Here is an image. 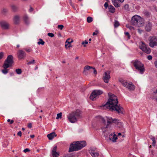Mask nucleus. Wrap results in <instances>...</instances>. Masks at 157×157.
Masks as SVG:
<instances>
[{"instance_id":"nucleus-1","label":"nucleus","mask_w":157,"mask_h":157,"mask_svg":"<svg viewBox=\"0 0 157 157\" xmlns=\"http://www.w3.org/2000/svg\"><path fill=\"white\" fill-rule=\"evenodd\" d=\"M108 95L109 100L106 103L103 105V109L105 110L109 109L111 111L115 110L118 113H123L124 109L120 105H117L118 101L117 96L110 93H109Z\"/></svg>"},{"instance_id":"nucleus-2","label":"nucleus","mask_w":157,"mask_h":157,"mask_svg":"<svg viewBox=\"0 0 157 157\" xmlns=\"http://www.w3.org/2000/svg\"><path fill=\"white\" fill-rule=\"evenodd\" d=\"M82 111L78 109L72 112L67 116L69 121L71 123L76 122L82 117Z\"/></svg>"},{"instance_id":"nucleus-3","label":"nucleus","mask_w":157,"mask_h":157,"mask_svg":"<svg viewBox=\"0 0 157 157\" xmlns=\"http://www.w3.org/2000/svg\"><path fill=\"white\" fill-rule=\"evenodd\" d=\"M86 145L85 141L74 142L72 143L70 146L69 152L76 151L81 149Z\"/></svg>"},{"instance_id":"nucleus-4","label":"nucleus","mask_w":157,"mask_h":157,"mask_svg":"<svg viewBox=\"0 0 157 157\" xmlns=\"http://www.w3.org/2000/svg\"><path fill=\"white\" fill-rule=\"evenodd\" d=\"M131 24L138 27H142L144 24V20L140 16L135 15L133 16L130 21Z\"/></svg>"},{"instance_id":"nucleus-5","label":"nucleus","mask_w":157,"mask_h":157,"mask_svg":"<svg viewBox=\"0 0 157 157\" xmlns=\"http://www.w3.org/2000/svg\"><path fill=\"white\" fill-rule=\"evenodd\" d=\"M119 81L124 86L127 88L130 91H133L135 88V86L131 82H127L121 78H119Z\"/></svg>"},{"instance_id":"nucleus-6","label":"nucleus","mask_w":157,"mask_h":157,"mask_svg":"<svg viewBox=\"0 0 157 157\" xmlns=\"http://www.w3.org/2000/svg\"><path fill=\"white\" fill-rule=\"evenodd\" d=\"M133 66L136 69L138 70L141 73H143L144 71V65L140 61L137 59L133 61L132 62Z\"/></svg>"},{"instance_id":"nucleus-7","label":"nucleus","mask_w":157,"mask_h":157,"mask_svg":"<svg viewBox=\"0 0 157 157\" xmlns=\"http://www.w3.org/2000/svg\"><path fill=\"white\" fill-rule=\"evenodd\" d=\"M107 124L105 126L106 128H108L109 127V124L112 123H114L117 125V127L121 128L122 126V123L119 120L115 118L113 119L111 117H106Z\"/></svg>"},{"instance_id":"nucleus-8","label":"nucleus","mask_w":157,"mask_h":157,"mask_svg":"<svg viewBox=\"0 0 157 157\" xmlns=\"http://www.w3.org/2000/svg\"><path fill=\"white\" fill-rule=\"evenodd\" d=\"M103 93V92L101 90H94L91 94L90 98L91 100H94L97 96L102 94Z\"/></svg>"},{"instance_id":"nucleus-9","label":"nucleus","mask_w":157,"mask_h":157,"mask_svg":"<svg viewBox=\"0 0 157 157\" xmlns=\"http://www.w3.org/2000/svg\"><path fill=\"white\" fill-rule=\"evenodd\" d=\"M149 45L152 48L157 45V38L155 36H150L149 38Z\"/></svg>"},{"instance_id":"nucleus-10","label":"nucleus","mask_w":157,"mask_h":157,"mask_svg":"<svg viewBox=\"0 0 157 157\" xmlns=\"http://www.w3.org/2000/svg\"><path fill=\"white\" fill-rule=\"evenodd\" d=\"M14 63L13 57L12 55H9L8 56L3 64H7L11 67Z\"/></svg>"},{"instance_id":"nucleus-11","label":"nucleus","mask_w":157,"mask_h":157,"mask_svg":"<svg viewBox=\"0 0 157 157\" xmlns=\"http://www.w3.org/2000/svg\"><path fill=\"white\" fill-rule=\"evenodd\" d=\"M110 71H107L104 74L103 79L104 82L105 83H108L110 78Z\"/></svg>"},{"instance_id":"nucleus-12","label":"nucleus","mask_w":157,"mask_h":157,"mask_svg":"<svg viewBox=\"0 0 157 157\" xmlns=\"http://www.w3.org/2000/svg\"><path fill=\"white\" fill-rule=\"evenodd\" d=\"M140 48L144 52L149 54L151 52V50L150 48L147 47V46L146 45V44L142 43L140 47Z\"/></svg>"},{"instance_id":"nucleus-13","label":"nucleus","mask_w":157,"mask_h":157,"mask_svg":"<svg viewBox=\"0 0 157 157\" xmlns=\"http://www.w3.org/2000/svg\"><path fill=\"white\" fill-rule=\"evenodd\" d=\"M17 56L18 59L21 60L24 59L26 57V55L24 51L21 50H19L17 52Z\"/></svg>"},{"instance_id":"nucleus-14","label":"nucleus","mask_w":157,"mask_h":157,"mask_svg":"<svg viewBox=\"0 0 157 157\" xmlns=\"http://www.w3.org/2000/svg\"><path fill=\"white\" fill-rule=\"evenodd\" d=\"M0 24L2 28L3 29H7L9 28V24L6 21H1L0 22Z\"/></svg>"},{"instance_id":"nucleus-15","label":"nucleus","mask_w":157,"mask_h":157,"mask_svg":"<svg viewBox=\"0 0 157 157\" xmlns=\"http://www.w3.org/2000/svg\"><path fill=\"white\" fill-rule=\"evenodd\" d=\"M13 19L14 23L15 25H18L20 23V16L18 15H15L14 16Z\"/></svg>"},{"instance_id":"nucleus-16","label":"nucleus","mask_w":157,"mask_h":157,"mask_svg":"<svg viewBox=\"0 0 157 157\" xmlns=\"http://www.w3.org/2000/svg\"><path fill=\"white\" fill-rule=\"evenodd\" d=\"M152 26V23L149 21L147 22L145 26V30L147 32L150 31L151 30Z\"/></svg>"},{"instance_id":"nucleus-17","label":"nucleus","mask_w":157,"mask_h":157,"mask_svg":"<svg viewBox=\"0 0 157 157\" xmlns=\"http://www.w3.org/2000/svg\"><path fill=\"white\" fill-rule=\"evenodd\" d=\"M9 67H10L7 64H3L2 67L4 69L2 70V73L5 74H7L9 71V69H7V68Z\"/></svg>"},{"instance_id":"nucleus-18","label":"nucleus","mask_w":157,"mask_h":157,"mask_svg":"<svg viewBox=\"0 0 157 157\" xmlns=\"http://www.w3.org/2000/svg\"><path fill=\"white\" fill-rule=\"evenodd\" d=\"M152 99H155L157 101V89H154L152 94Z\"/></svg>"},{"instance_id":"nucleus-19","label":"nucleus","mask_w":157,"mask_h":157,"mask_svg":"<svg viewBox=\"0 0 157 157\" xmlns=\"http://www.w3.org/2000/svg\"><path fill=\"white\" fill-rule=\"evenodd\" d=\"M57 135L55 132H52L50 134H48L47 135V137L49 140H52L55 136H56Z\"/></svg>"},{"instance_id":"nucleus-20","label":"nucleus","mask_w":157,"mask_h":157,"mask_svg":"<svg viewBox=\"0 0 157 157\" xmlns=\"http://www.w3.org/2000/svg\"><path fill=\"white\" fill-rule=\"evenodd\" d=\"M113 3V5L115 7H118L120 6V4H118L116 1L117 0H111ZM117 1H119L121 2H123L124 0H117Z\"/></svg>"},{"instance_id":"nucleus-21","label":"nucleus","mask_w":157,"mask_h":157,"mask_svg":"<svg viewBox=\"0 0 157 157\" xmlns=\"http://www.w3.org/2000/svg\"><path fill=\"white\" fill-rule=\"evenodd\" d=\"M23 19L25 24L28 25L29 24V17L27 15H25L23 17Z\"/></svg>"},{"instance_id":"nucleus-22","label":"nucleus","mask_w":157,"mask_h":157,"mask_svg":"<svg viewBox=\"0 0 157 157\" xmlns=\"http://www.w3.org/2000/svg\"><path fill=\"white\" fill-rule=\"evenodd\" d=\"M92 68H93V67L90 66L88 65L85 66L84 68V70L83 71V73L86 74V71L89 70L91 69H92Z\"/></svg>"},{"instance_id":"nucleus-23","label":"nucleus","mask_w":157,"mask_h":157,"mask_svg":"<svg viewBox=\"0 0 157 157\" xmlns=\"http://www.w3.org/2000/svg\"><path fill=\"white\" fill-rule=\"evenodd\" d=\"M109 10L110 12L113 13L115 11V9L114 7L112 6H109Z\"/></svg>"},{"instance_id":"nucleus-24","label":"nucleus","mask_w":157,"mask_h":157,"mask_svg":"<svg viewBox=\"0 0 157 157\" xmlns=\"http://www.w3.org/2000/svg\"><path fill=\"white\" fill-rule=\"evenodd\" d=\"M11 7L13 11L14 12H16L18 10V7L14 5H12L11 6Z\"/></svg>"},{"instance_id":"nucleus-25","label":"nucleus","mask_w":157,"mask_h":157,"mask_svg":"<svg viewBox=\"0 0 157 157\" xmlns=\"http://www.w3.org/2000/svg\"><path fill=\"white\" fill-rule=\"evenodd\" d=\"M91 155L93 157H98L99 155V154L98 153L96 152H91L90 153Z\"/></svg>"},{"instance_id":"nucleus-26","label":"nucleus","mask_w":157,"mask_h":157,"mask_svg":"<svg viewBox=\"0 0 157 157\" xmlns=\"http://www.w3.org/2000/svg\"><path fill=\"white\" fill-rule=\"evenodd\" d=\"M144 13L145 16H146L147 17H150V15L151 14V13L147 11H144Z\"/></svg>"},{"instance_id":"nucleus-27","label":"nucleus","mask_w":157,"mask_h":157,"mask_svg":"<svg viewBox=\"0 0 157 157\" xmlns=\"http://www.w3.org/2000/svg\"><path fill=\"white\" fill-rule=\"evenodd\" d=\"M70 40V38L68 39L65 42V47L67 49V46L68 44H71V43L70 41H68V40Z\"/></svg>"},{"instance_id":"nucleus-28","label":"nucleus","mask_w":157,"mask_h":157,"mask_svg":"<svg viewBox=\"0 0 157 157\" xmlns=\"http://www.w3.org/2000/svg\"><path fill=\"white\" fill-rule=\"evenodd\" d=\"M93 20V18L90 17H88L87 18V21L88 23H90Z\"/></svg>"},{"instance_id":"nucleus-29","label":"nucleus","mask_w":157,"mask_h":157,"mask_svg":"<svg viewBox=\"0 0 157 157\" xmlns=\"http://www.w3.org/2000/svg\"><path fill=\"white\" fill-rule=\"evenodd\" d=\"M39 45L41 44L43 45L45 43V42L43 41V40L41 39H40L39 41L37 43Z\"/></svg>"},{"instance_id":"nucleus-30","label":"nucleus","mask_w":157,"mask_h":157,"mask_svg":"<svg viewBox=\"0 0 157 157\" xmlns=\"http://www.w3.org/2000/svg\"><path fill=\"white\" fill-rule=\"evenodd\" d=\"M120 25L119 22L116 20H115L114 23V26L115 28H117Z\"/></svg>"},{"instance_id":"nucleus-31","label":"nucleus","mask_w":157,"mask_h":157,"mask_svg":"<svg viewBox=\"0 0 157 157\" xmlns=\"http://www.w3.org/2000/svg\"><path fill=\"white\" fill-rule=\"evenodd\" d=\"M52 154L53 157H58L59 156V154L56 151V152H52Z\"/></svg>"},{"instance_id":"nucleus-32","label":"nucleus","mask_w":157,"mask_h":157,"mask_svg":"<svg viewBox=\"0 0 157 157\" xmlns=\"http://www.w3.org/2000/svg\"><path fill=\"white\" fill-rule=\"evenodd\" d=\"M15 71L17 74H20L22 73V70L21 69L19 68L16 69Z\"/></svg>"},{"instance_id":"nucleus-33","label":"nucleus","mask_w":157,"mask_h":157,"mask_svg":"<svg viewBox=\"0 0 157 157\" xmlns=\"http://www.w3.org/2000/svg\"><path fill=\"white\" fill-rule=\"evenodd\" d=\"M151 139L153 141L152 143V145L155 146L156 143L155 137H152Z\"/></svg>"},{"instance_id":"nucleus-34","label":"nucleus","mask_w":157,"mask_h":157,"mask_svg":"<svg viewBox=\"0 0 157 157\" xmlns=\"http://www.w3.org/2000/svg\"><path fill=\"white\" fill-rule=\"evenodd\" d=\"M62 117V113L61 112L57 114V117L56 119H58L59 118H61Z\"/></svg>"},{"instance_id":"nucleus-35","label":"nucleus","mask_w":157,"mask_h":157,"mask_svg":"<svg viewBox=\"0 0 157 157\" xmlns=\"http://www.w3.org/2000/svg\"><path fill=\"white\" fill-rule=\"evenodd\" d=\"M99 117V118H100V119H101V121L103 123L105 124V123H106V121H105V119L100 117V116H99V117Z\"/></svg>"},{"instance_id":"nucleus-36","label":"nucleus","mask_w":157,"mask_h":157,"mask_svg":"<svg viewBox=\"0 0 157 157\" xmlns=\"http://www.w3.org/2000/svg\"><path fill=\"white\" fill-rule=\"evenodd\" d=\"M35 63V61L34 59H33L32 61H30L29 62H28L27 64L28 65H29L32 64H34Z\"/></svg>"},{"instance_id":"nucleus-37","label":"nucleus","mask_w":157,"mask_h":157,"mask_svg":"<svg viewBox=\"0 0 157 157\" xmlns=\"http://www.w3.org/2000/svg\"><path fill=\"white\" fill-rule=\"evenodd\" d=\"M88 43V41L86 40H85L84 41L82 42V44L83 45L84 47H86V46L85 45V44H87Z\"/></svg>"},{"instance_id":"nucleus-38","label":"nucleus","mask_w":157,"mask_h":157,"mask_svg":"<svg viewBox=\"0 0 157 157\" xmlns=\"http://www.w3.org/2000/svg\"><path fill=\"white\" fill-rule=\"evenodd\" d=\"M64 27V26L63 25H58L57 28L58 29H60V30H62L63 28Z\"/></svg>"},{"instance_id":"nucleus-39","label":"nucleus","mask_w":157,"mask_h":157,"mask_svg":"<svg viewBox=\"0 0 157 157\" xmlns=\"http://www.w3.org/2000/svg\"><path fill=\"white\" fill-rule=\"evenodd\" d=\"M4 53L3 52H0V60L2 59L4 56Z\"/></svg>"},{"instance_id":"nucleus-40","label":"nucleus","mask_w":157,"mask_h":157,"mask_svg":"<svg viewBox=\"0 0 157 157\" xmlns=\"http://www.w3.org/2000/svg\"><path fill=\"white\" fill-rule=\"evenodd\" d=\"M125 33V34L126 36H127L128 39H130V34H129V33L128 32H127L125 33Z\"/></svg>"},{"instance_id":"nucleus-41","label":"nucleus","mask_w":157,"mask_h":157,"mask_svg":"<svg viewBox=\"0 0 157 157\" xmlns=\"http://www.w3.org/2000/svg\"><path fill=\"white\" fill-rule=\"evenodd\" d=\"M48 35L51 37H53L54 36V34L53 33H48Z\"/></svg>"},{"instance_id":"nucleus-42","label":"nucleus","mask_w":157,"mask_h":157,"mask_svg":"<svg viewBox=\"0 0 157 157\" xmlns=\"http://www.w3.org/2000/svg\"><path fill=\"white\" fill-rule=\"evenodd\" d=\"M7 121L8 122H10V124H12L14 122V121L13 120H11L10 119H8L7 120Z\"/></svg>"},{"instance_id":"nucleus-43","label":"nucleus","mask_w":157,"mask_h":157,"mask_svg":"<svg viewBox=\"0 0 157 157\" xmlns=\"http://www.w3.org/2000/svg\"><path fill=\"white\" fill-rule=\"evenodd\" d=\"M57 148V146H55L52 150V152H56Z\"/></svg>"},{"instance_id":"nucleus-44","label":"nucleus","mask_w":157,"mask_h":157,"mask_svg":"<svg viewBox=\"0 0 157 157\" xmlns=\"http://www.w3.org/2000/svg\"><path fill=\"white\" fill-rule=\"evenodd\" d=\"M138 32L139 33L141 34L143 32V30L140 29H137Z\"/></svg>"},{"instance_id":"nucleus-45","label":"nucleus","mask_w":157,"mask_h":157,"mask_svg":"<svg viewBox=\"0 0 157 157\" xmlns=\"http://www.w3.org/2000/svg\"><path fill=\"white\" fill-rule=\"evenodd\" d=\"M117 139V137H115L114 136H113V139H112V141L113 142H115L116 141V139Z\"/></svg>"},{"instance_id":"nucleus-46","label":"nucleus","mask_w":157,"mask_h":157,"mask_svg":"<svg viewBox=\"0 0 157 157\" xmlns=\"http://www.w3.org/2000/svg\"><path fill=\"white\" fill-rule=\"evenodd\" d=\"M124 7L126 10H127L128 8V4L125 5L124 6Z\"/></svg>"},{"instance_id":"nucleus-47","label":"nucleus","mask_w":157,"mask_h":157,"mask_svg":"<svg viewBox=\"0 0 157 157\" xmlns=\"http://www.w3.org/2000/svg\"><path fill=\"white\" fill-rule=\"evenodd\" d=\"M8 10L6 9H4L2 10V12L3 13H6L8 12Z\"/></svg>"},{"instance_id":"nucleus-48","label":"nucleus","mask_w":157,"mask_h":157,"mask_svg":"<svg viewBox=\"0 0 157 157\" xmlns=\"http://www.w3.org/2000/svg\"><path fill=\"white\" fill-rule=\"evenodd\" d=\"M30 151V150L29 148H26L24 150V152L26 153L27 152H29Z\"/></svg>"},{"instance_id":"nucleus-49","label":"nucleus","mask_w":157,"mask_h":157,"mask_svg":"<svg viewBox=\"0 0 157 157\" xmlns=\"http://www.w3.org/2000/svg\"><path fill=\"white\" fill-rule=\"evenodd\" d=\"M17 135L21 137V136L22 135V133L21 131H19V132H18L17 133Z\"/></svg>"},{"instance_id":"nucleus-50","label":"nucleus","mask_w":157,"mask_h":157,"mask_svg":"<svg viewBox=\"0 0 157 157\" xmlns=\"http://www.w3.org/2000/svg\"><path fill=\"white\" fill-rule=\"evenodd\" d=\"M147 59L149 60H151L152 59V56H151V55H149L148 56H147Z\"/></svg>"},{"instance_id":"nucleus-51","label":"nucleus","mask_w":157,"mask_h":157,"mask_svg":"<svg viewBox=\"0 0 157 157\" xmlns=\"http://www.w3.org/2000/svg\"><path fill=\"white\" fill-rule=\"evenodd\" d=\"M108 6V3L107 2H105V4H104V6L105 7V8H107Z\"/></svg>"},{"instance_id":"nucleus-52","label":"nucleus","mask_w":157,"mask_h":157,"mask_svg":"<svg viewBox=\"0 0 157 157\" xmlns=\"http://www.w3.org/2000/svg\"><path fill=\"white\" fill-rule=\"evenodd\" d=\"M92 69H93L94 70V73L96 75L97 73V71L95 69V68L94 67H93V68H92Z\"/></svg>"},{"instance_id":"nucleus-53","label":"nucleus","mask_w":157,"mask_h":157,"mask_svg":"<svg viewBox=\"0 0 157 157\" xmlns=\"http://www.w3.org/2000/svg\"><path fill=\"white\" fill-rule=\"evenodd\" d=\"M28 127L29 128H31L32 127V124L31 123H29L28 124Z\"/></svg>"},{"instance_id":"nucleus-54","label":"nucleus","mask_w":157,"mask_h":157,"mask_svg":"<svg viewBox=\"0 0 157 157\" xmlns=\"http://www.w3.org/2000/svg\"><path fill=\"white\" fill-rule=\"evenodd\" d=\"M24 49L28 52H30L31 51V50L30 49L25 48Z\"/></svg>"},{"instance_id":"nucleus-55","label":"nucleus","mask_w":157,"mask_h":157,"mask_svg":"<svg viewBox=\"0 0 157 157\" xmlns=\"http://www.w3.org/2000/svg\"><path fill=\"white\" fill-rule=\"evenodd\" d=\"M33 10V9L31 6L30 7V8L29 10V11L30 12H32Z\"/></svg>"},{"instance_id":"nucleus-56","label":"nucleus","mask_w":157,"mask_h":157,"mask_svg":"<svg viewBox=\"0 0 157 157\" xmlns=\"http://www.w3.org/2000/svg\"><path fill=\"white\" fill-rule=\"evenodd\" d=\"M154 64L155 65V67L157 68V61H156L154 63Z\"/></svg>"},{"instance_id":"nucleus-57","label":"nucleus","mask_w":157,"mask_h":157,"mask_svg":"<svg viewBox=\"0 0 157 157\" xmlns=\"http://www.w3.org/2000/svg\"><path fill=\"white\" fill-rule=\"evenodd\" d=\"M72 47V46L71 45V44H68L67 46V48H70V47Z\"/></svg>"},{"instance_id":"nucleus-58","label":"nucleus","mask_w":157,"mask_h":157,"mask_svg":"<svg viewBox=\"0 0 157 157\" xmlns=\"http://www.w3.org/2000/svg\"><path fill=\"white\" fill-rule=\"evenodd\" d=\"M30 137L32 138H34V137H35V135H31Z\"/></svg>"},{"instance_id":"nucleus-59","label":"nucleus","mask_w":157,"mask_h":157,"mask_svg":"<svg viewBox=\"0 0 157 157\" xmlns=\"http://www.w3.org/2000/svg\"><path fill=\"white\" fill-rule=\"evenodd\" d=\"M97 34V33H96L95 32H94L92 34L93 36H94V35H96Z\"/></svg>"},{"instance_id":"nucleus-60","label":"nucleus","mask_w":157,"mask_h":157,"mask_svg":"<svg viewBox=\"0 0 157 157\" xmlns=\"http://www.w3.org/2000/svg\"><path fill=\"white\" fill-rule=\"evenodd\" d=\"M71 41H70V42L71 43H72L73 42V40L72 39H71Z\"/></svg>"},{"instance_id":"nucleus-61","label":"nucleus","mask_w":157,"mask_h":157,"mask_svg":"<svg viewBox=\"0 0 157 157\" xmlns=\"http://www.w3.org/2000/svg\"><path fill=\"white\" fill-rule=\"evenodd\" d=\"M78 58H79V57H78V56H77V57H76L75 58V59H78Z\"/></svg>"},{"instance_id":"nucleus-62","label":"nucleus","mask_w":157,"mask_h":157,"mask_svg":"<svg viewBox=\"0 0 157 157\" xmlns=\"http://www.w3.org/2000/svg\"><path fill=\"white\" fill-rule=\"evenodd\" d=\"M121 135V133H119L118 135V136H120Z\"/></svg>"},{"instance_id":"nucleus-63","label":"nucleus","mask_w":157,"mask_h":157,"mask_svg":"<svg viewBox=\"0 0 157 157\" xmlns=\"http://www.w3.org/2000/svg\"><path fill=\"white\" fill-rule=\"evenodd\" d=\"M22 130H23V131H24V130H25V128H22Z\"/></svg>"},{"instance_id":"nucleus-64","label":"nucleus","mask_w":157,"mask_h":157,"mask_svg":"<svg viewBox=\"0 0 157 157\" xmlns=\"http://www.w3.org/2000/svg\"><path fill=\"white\" fill-rule=\"evenodd\" d=\"M38 68V67L37 66L36 67L35 69L36 70Z\"/></svg>"}]
</instances>
